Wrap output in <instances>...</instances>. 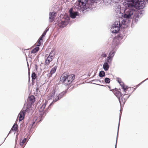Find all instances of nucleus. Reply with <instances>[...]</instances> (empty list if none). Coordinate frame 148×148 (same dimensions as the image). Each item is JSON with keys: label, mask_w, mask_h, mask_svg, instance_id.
Returning <instances> with one entry per match:
<instances>
[{"label": "nucleus", "mask_w": 148, "mask_h": 148, "mask_svg": "<svg viewBox=\"0 0 148 148\" xmlns=\"http://www.w3.org/2000/svg\"><path fill=\"white\" fill-rule=\"evenodd\" d=\"M128 7H134L137 9H140L145 6L144 0H130L128 2Z\"/></svg>", "instance_id": "nucleus-2"}, {"label": "nucleus", "mask_w": 148, "mask_h": 148, "mask_svg": "<svg viewBox=\"0 0 148 148\" xmlns=\"http://www.w3.org/2000/svg\"><path fill=\"white\" fill-rule=\"evenodd\" d=\"M55 89H53V90L52 91V92L50 94L51 98L52 97H53L54 96V95L55 94Z\"/></svg>", "instance_id": "nucleus-27"}, {"label": "nucleus", "mask_w": 148, "mask_h": 148, "mask_svg": "<svg viewBox=\"0 0 148 148\" xmlns=\"http://www.w3.org/2000/svg\"><path fill=\"white\" fill-rule=\"evenodd\" d=\"M147 1H148V0H146Z\"/></svg>", "instance_id": "nucleus-36"}, {"label": "nucleus", "mask_w": 148, "mask_h": 148, "mask_svg": "<svg viewBox=\"0 0 148 148\" xmlns=\"http://www.w3.org/2000/svg\"><path fill=\"white\" fill-rule=\"evenodd\" d=\"M135 12V11L132 9H126V13L125 14L124 17L125 18H130L133 15V14Z\"/></svg>", "instance_id": "nucleus-5"}, {"label": "nucleus", "mask_w": 148, "mask_h": 148, "mask_svg": "<svg viewBox=\"0 0 148 148\" xmlns=\"http://www.w3.org/2000/svg\"><path fill=\"white\" fill-rule=\"evenodd\" d=\"M117 25L115 26V27H114L112 29V32L114 33H117L120 30V24L118 25V22H117Z\"/></svg>", "instance_id": "nucleus-14"}, {"label": "nucleus", "mask_w": 148, "mask_h": 148, "mask_svg": "<svg viewBox=\"0 0 148 148\" xmlns=\"http://www.w3.org/2000/svg\"><path fill=\"white\" fill-rule=\"evenodd\" d=\"M122 37L121 36V34H118L117 36L115 37V38L113 39V41H115L116 40H120L122 39Z\"/></svg>", "instance_id": "nucleus-21"}, {"label": "nucleus", "mask_w": 148, "mask_h": 148, "mask_svg": "<svg viewBox=\"0 0 148 148\" xmlns=\"http://www.w3.org/2000/svg\"><path fill=\"white\" fill-rule=\"evenodd\" d=\"M60 98L59 97H58V96H57L56 97H55L54 99H53V101L50 104V105H51L53 102H55L57 101H58V100L60 99Z\"/></svg>", "instance_id": "nucleus-28"}, {"label": "nucleus", "mask_w": 148, "mask_h": 148, "mask_svg": "<svg viewBox=\"0 0 148 148\" xmlns=\"http://www.w3.org/2000/svg\"><path fill=\"white\" fill-rule=\"evenodd\" d=\"M75 77V76L74 74L69 75L66 73H64L60 77V81L62 82L63 84L65 86H70Z\"/></svg>", "instance_id": "nucleus-1"}, {"label": "nucleus", "mask_w": 148, "mask_h": 148, "mask_svg": "<svg viewBox=\"0 0 148 148\" xmlns=\"http://www.w3.org/2000/svg\"><path fill=\"white\" fill-rule=\"evenodd\" d=\"M39 50V48L37 47L34 48L31 51V53H35L38 52Z\"/></svg>", "instance_id": "nucleus-22"}, {"label": "nucleus", "mask_w": 148, "mask_h": 148, "mask_svg": "<svg viewBox=\"0 0 148 148\" xmlns=\"http://www.w3.org/2000/svg\"><path fill=\"white\" fill-rule=\"evenodd\" d=\"M108 63L106 61V62H105L103 64V67L105 71H107L109 68V66Z\"/></svg>", "instance_id": "nucleus-20"}, {"label": "nucleus", "mask_w": 148, "mask_h": 148, "mask_svg": "<svg viewBox=\"0 0 148 148\" xmlns=\"http://www.w3.org/2000/svg\"><path fill=\"white\" fill-rule=\"evenodd\" d=\"M26 138H25L22 141L21 140H20V145L22 147L24 146L26 142Z\"/></svg>", "instance_id": "nucleus-24"}, {"label": "nucleus", "mask_w": 148, "mask_h": 148, "mask_svg": "<svg viewBox=\"0 0 148 148\" xmlns=\"http://www.w3.org/2000/svg\"><path fill=\"white\" fill-rule=\"evenodd\" d=\"M100 0H80L78 1V3H77L78 7L77 8L80 9L83 8L86 5L88 2L93 3L94 2L97 3Z\"/></svg>", "instance_id": "nucleus-4"}, {"label": "nucleus", "mask_w": 148, "mask_h": 148, "mask_svg": "<svg viewBox=\"0 0 148 148\" xmlns=\"http://www.w3.org/2000/svg\"><path fill=\"white\" fill-rule=\"evenodd\" d=\"M57 68V66H55L51 70L50 73L49 74V77H51L52 75L56 71Z\"/></svg>", "instance_id": "nucleus-18"}, {"label": "nucleus", "mask_w": 148, "mask_h": 148, "mask_svg": "<svg viewBox=\"0 0 148 148\" xmlns=\"http://www.w3.org/2000/svg\"><path fill=\"white\" fill-rule=\"evenodd\" d=\"M44 112H43L42 114H40L38 118L36 116H35L33 118V122H32L33 125H34L36 121H37V122H38L42 120V114H44Z\"/></svg>", "instance_id": "nucleus-11"}, {"label": "nucleus", "mask_w": 148, "mask_h": 148, "mask_svg": "<svg viewBox=\"0 0 148 148\" xmlns=\"http://www.w3.org/2000/svg\"><path fill=\"white\" fill-rule=\"evenodd\" d=\"M14 131V132L15 133L16 132H18V126L17 124H14L13 125L9 133H10Z\"/></svg>", "instance_id": "nucleus-13"}, {"label": "nucleus", "mask_w": 148, "mask_h": 148, "mask_svg": "<svg viewBox=\"0 0 148 148\" xmlns=\"http://www.w3.org/2000/svg\"><path fill=\"white\" fill-rule=\"evenodd\" d=\"M52 57L49 56L45 60V64L46 65H48L52 60Z\"/></svg>", "instance_id": "nucleus-19"}, {"label": "nucleus", "mask_w": 148, "mask_h": 148, "mask_svg": "<svg viewBox=\"0 0 148 148\" xmlns=\"http://www.w3.org/2000/svg\"><path fill=\"white\" fill-rule=\"evenodd\" d=\"M105 73L103 71H101L99 73V76L101 77H102L104 76Z\"/></svg>", "instance_id": "nucleus-29"}, {"label": "nucleus", "mask_w": 148, "mask_h": 148, "mask_svg": "<svg viewBox=\"0 0 148 148\" xmlns=\"http://www.w3.org/2000/svg\"><path fill=\"white\" fill-rule=\"evenodd\" d=\"M105 81L106 83H108L110 82V79L109 78H106L105 79Z\"/></svg>", "instance_id": "nucleus-34"}, {"label": "nucleus", "mask_w": 148, "mask_h": 148, "mask_svg": "<svg viewBox=\"0 0 148 148\" xmlns=\"http://www.w3.org/2000/svg\"><path fill=\"white\" fill-rule=\"evenodd\" d=\"M43 39L42 38L40 37L38 40V44L37 45V46H39L41 45V44L42 42Z\"/></svg>", "instance_id": "nucleus-25"}, {"label": "nucleus", "mask_w": 148, "mask_h": 148, "mask_svg": "<svg viewBox=\"0 0 148 148\" xmlns=\"http://www.w3.org/2000/svg\"><path fill=\"white\" fill-rule=\"evenodd\" d=\"M32 81H34L37 77L36 74L34 72H33L32 75Z\"/></svg>", "instance_id": "nucleus-23"}, {"label": "nucleus", "mask_w": 148, "mask_h": 148, "mask_svg": "<svg viewBox=\"0 0 148 148\" xmlns=\"http://www.w3.org/2000/svg\"><path fill=\"white\" fill-rule=\"evenodd\" d=\"M72 11V9H71L69 10L70 16L72 18H74L76 16L79 15V13L78 12H73Z\"/></svg>", "instance_id": "nucleus-12"}, {"label": "nucleus", "mask_w": 148, "mask_h": 148, "mask_svg": "<svg viewBox=\"0 0 148 148\" xmlns=\"http://www.w3.org/2000/svg\"><path fill=\"white\" fill-rule=\"evenodd\" d=\"M128 98L129 97L124 94L120 97L118 99L121 105H124Z\"/></svg>", "instance_id": "nucleus-8"}, {"label": "nucleus", "mask_w": 148, "mask_h": 148, "mask_svg": "<svg viewBox=\"0 0 148 148\" xmlns=\"http://www.w3.org/2000/svg\"><path fill=\"white\" fill-rule=\"evenodd\" d=\"M113 92L115 95L118 98L123 94H121L120 91L117 89H115L114 91Z\"/></svg>", "instance_id": "nucleus-16"}, {"label": "nucleus", "mask_w": 148, "mask_h": 148, "mask_svg": "<svg viewBox=\"0 0 148 148\" xmlns=\"http://www.w3.org/2000/svg\"><path fill=\"white\" fill-rule=\"evenodd\" d=\"M55 52L54 51H52L50 53L49 56H51V57H53V56L55 55Z\"/></svg>", "instance_id": "nucleus-32"}, {"label": "nucleus", "mask_w": 148, "mask_h": 148, "mask_svg": "<svg viewBox=\"0 0 148 148\" xmlns=\"http://www.w3.org/2000/svg\"><path fill=\"white\" fill-rule=\"evenodd\" d=\"M47 102L45 101V102L43 104H41L40 105V107L39 109V111L42 112L44 111V109L47 104Z\"/></svg>", "instance_id": "nucleus-17"}, {"label": "nucleus", "mask_w": 148, "mask_h": 148, "mask_svg": "<svg viewBox=\"0 0 148 148\" xmlns=\"http://www.w3.org/2000/svg\"><path fill=\"white\" fill-rule=\"evenodd\" d=\"M114 55V52L113 51H111L109 54L108 56V57L106 61L109 63H110L112 60V58Z\"/></svg>", "instance_id": "nucleus-9"}, {"label": "nucleus", "mask_w": 148, "mask_h": 148, "mask_svg": "<svg viewBox=\"0 0 148 148\" xmlns=\"http://www.w3.org/2000/svg\"><path fill=\"white\" fill-rule=\"evenodd\" d=\"M28 101L30 103V105H29L27 107L28 108L29 110H30L31 108V105L35 101V98L34 96L31 95L29 96L27 99Z\"/></svg>", "instance_id": "nucleus-10"}, {"label": "nucleus", "mask_w": 148, "mask_h": 148, "mask_svg": "<svg viewBox=\"0 0 148 148\" xmlns=\"http://www.w3.org/2000/svg\"><path fill=\"white\" fill-rule=\"evenodd\" d=\"M123 21L124 22V23L125 22V21L124 20H123Z\"/></svg>", "instance_id": "nucleus-35"}, {"label": "nucleus", "mask_w": 148, "mask_h": 148, "mask_svg": "<svg viewBox=\"0 0 148 148\" xmlns=\"http://www.w3.org/2000/svg\"><path fill=\"white\" fill-rule=\"evenodd\" d=\"M66 92H62L60 93L58 95V97H59L60 99L62 98L66 94Z\"/></svg>", "instance_id": "nucleus-26"}, {"label": "nucleus", "mask_w": 148, "mask_h": 148, "mask_svg": "<svg viewBox=\"0 0 148 148\" xmlns=\"http://www.w3.org/2000/svg\"><path fill=\"white\" fill-rule=\"evenodd\" d=\"M56 13L54 12L50 13L49 14L50 17L49 19L50 21L52 22L53 21L54 18L56 16Z\"/></svg>", "instance_id": "nucleus-15"}, {"label": "nucleus", "mask_w": 148, "mask_h": 148, "mask_svg": "<svg viewBox=\"0 0 148 148\" xmlns=\"http://www.w3.org/2000/svg\"><path fill=\"white\" fill-rule=\"evenodd\" d=\"M118 82L119 83L125 93L123 94L129 97L133 91V88L130 87H128L120 80H118Z\"/></svg>", "instance_id": "nucleus-3"}, {"label": "nucleus", "mask_w": 148, "mask_h": 148, "mask_svg": "<svg viewBox=\"0 0 148 148\" xmlns=\"http://www.w3.org/2000/svg\"><path fill=\"white\" fill-rule=\"evenodd\" d=\"M49 30V28L47 29V28L46 30L44 31V32L43 33V34H42V36L40 37L41 38H42L44 37L45 35H46L47 32Z\"/></svg>", "instance_id": "nucleus-30"}, {"label": "nucleus", "mask_w": 148, "mask_h": 148, "mask_svg": "<svg viewBox=\"0 0 148 148\" xmlns=\"http://www.w3.org/2000/svg\"><path fill=\"white\" fill-rule=\"evenodd\" d=\"M69 19V18H67V19H65L64 18H63L61 21L58 23V25L59 26L61 27H65L68 24V20Z\"/></svg>", "instance_id": "nucleus-7"}, {"label": "nucleus", "mask_w": 148, "mask_h": 148, "mask_svg": "<svg viewBox=\"0 0 148 148\" xmlns=\"http://www.w3.org/2000/svg\"><path fill=\"white\" fill-rule=\"evenodd\" d=\"M55 52L54 51H52L50 53L49 56H51V57H53V56L55 55Z\"/></svg>", "instance_id": "nucleus-31"}, {"label": "nucleus", "mask_w": 148, "mask_h": 148, "mask_svg": "<svg viewBox=\"0 0 148 148\" xmlns=\"http://www.w3.org/2000/svg\"><path fill=\"white\" fill-rule=\"evenodd\" d=\"M107 54H106L105 53L103 52L102 53L101 55V57L102 58H106L107 57Z\"/></svg>", "instance_id": "nucleus-33"}, {"label": "nucleus", "mask_w": 148, "mask_h": 148, "mask_svg": "<svg viewBox=\"0 0 148 148\" xmlns=\"http://www.w3.org/2000/svg\"><path fill=\"white\" fill-rule=\"evenodd\" d=\"M23 109L19 114L18 117L19 118V121H20L22 120L24 118L26 112L27 111L28 112L29 110L28 108H26L25 110Z\"/></svg>", "instance_id": "nucleus-6"}]
</instances>
